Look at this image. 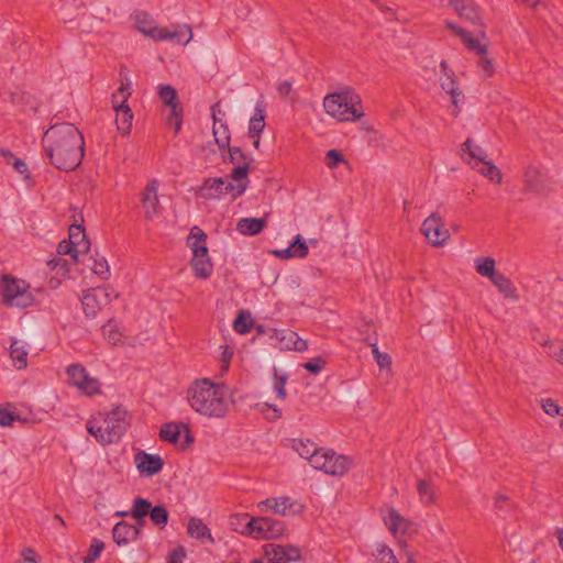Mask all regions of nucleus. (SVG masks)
I'll list each match as a JSON object with an SVG mask.
<instances>
[{
	"label": "nucleus",
	"instance_id": "34",
	"mask_svg": "<svg viewBox=\"0 0 563 563\" xmlns=\"http://www.w3.org/2000/svg\"><path fill=\"white\" fill-rule=\"evenodd\" d=\"M291 448L298 452V454L306 459L310 460L313 454H316L319 446L311 440H302V439H294Z\"/></svg>",
	"mask_w": 563,
	"mask_h": 563
},
{
	"label": "nucleus",
	"instance_id": "15",
	"mask_svg": "<svg viewBox=\"0 0 563 563\" xmlns=\"http://www.w3.org/2000/svg\"><path fill=\"white\" fill-rule=\"evenodd\" d=\"M327 462L323 466V473L332 476H344L354 465V460L344 454H339L333 450L325 453Z\"/></svg>",
	"mask_w": 563,
	"mask_h": 563
},
{
	"label": "nucleus",
	"instance_id": "29",
	"mask_svg": "<svg viewBox=\"0 0 563 563\" xmlns=\"http://www.w3.org/2000/svg\"><path fill=\"white\" fill-rule=\"evenodd\" d=\"M187 532L191 538H196L201 542H203L205 539H208L211 543H213V538L211 536L210 529L199 518L192 517L189 519Z\"/></svg>",
	"mask_w": 563,
	"mask_h": 563
},
{
	"label": "nucleus",
	"instance_id": "22",
	"mask_svg": "<svg viewBox=\"0 0 563 563\" xmlns=\"http://www.w3.org/2000/svg\"><path fill=\"white\" fill-rule=\"evenodd\" d=\"M267 225L266 218H242L236 223V230L247 236L260 234Z\"/></svg>",
	"mask_w": 563,
	"mask_h": 563
},
{
	"label": "nucleus",
	"instance_id": "56",
	"mask_svg": "<svg viewBox=\"0 0 563 563\" xmlns=\"http://www.w3.org/2000/svg\"><path fill=\"white\" fill-rule=\"evenodd\" d=\"M14 421L25 422L26 419L21 418L14 411L0 407V426L10 427L13 424Z\"/></svg>",
	"mask_w": 563,
	"mask_h": 563
},
{
	"label": "nucleus",
	"instance_id": "24",
	"mask_svg": "<svg viewBox=\"0 0 563 563\" xmlns=\"http://www.w3.org/2000/svg\"><path fill=\"white\" fill-rule=\"evenodd\" d=\"M224 178H206L200 187V196L205 199H218L223 195Z\"/></svg>",
	"mask_w": 563,
	"mask_h": 563
},
{
	"label": "nucleus",
	"instance_id": "12",
	"mask_svg": "<svg viewBox=\"0 0 563 563\" xmlns=\"http://www.w3.org/2000/svg\"><path fill=\"white\" fill-rule=\"evenodd\" d=\"M460 18L464 19L473 26L479 27L478 36L485 38V24L481 18L479 9L474 0H449Z\"/></svg>",
	"mask_w": 563,
	"mask_h": 563
},
{
	"label": "nucleus",
	"instance_id": "19",
	"mask_svg": "<svg viewBox=\"0 0 563 563\" xmlns=\"http://www.w3.org/2000/svg\"><path fill=\"white\" fill-rule=\"evenodd\" d=\"M264 549L266 555H274L273 562H296L301 559L300 549L291 544H266Z\"/></svg>",
	"mask_w": 563,
	"mask_h": 563
},
{
	"label": "nucleus",
	"instance_id": "38",
	"mask_svg": "<svg viewBox=\"0 0 563 563\" xmlns=\"http://www.w3.org/2000/svg\"><path fill=\"white\" fill-rule=\"evenodd\" d=\"M388 529L393 534H396L398 532L405 533L407 529V521L404 517L400 516V514L394 509L390 508L388 511Z\"/></svg>",
	"mask_w": 563,
	"mask_h": 563
},
{
	"label": "nucleus",
	"instance_id": "30",
	"mask_svg": "<svg viewBox=\"0 0 563 563\" xmlns=\"http://www.w3.org/2000/svg\"><path fill=\"white\" fill-rule=\"evenodd\" d=\"M490 282L505 298L517 299V289L505 274L498 272Z\"/></svg>",
	"mask_w": 563,
	"mask_h": 563
},
{
	"label": "nucleus",
	"instance_id": "52",
	"mask_svg": "<svg viewBox=\"0 0 563 563\" xmlns=\"http://www.w3.org/2000/svg\"><path fill=\"white\" fill-rule=\"evenodd\" d=\"M324 162L330 169L336 168L340 164L347 163L339 150H329L325 153Z\"/></svg>",
	"mask_w": 563,
	"mask_h": 563
},
{
	"label": "nucleus",
	"instance_id": "7",
	"mask_svg": "<svg viewBox=\"0 0 563 563\" xmlns=\"http://www.w3.org/2000/svg\"><path fill=\"white\" fill-rule=\"evenodd\" d=\"M29 285L12 275H3L0 278V295L7 307L26 308L33 303L34 297L27 290Z\"/></svg>",
	"mask_w": 563,
	"mask_h": 563
},
{
	"label": "nucleus",
	"instance_id": "45",
	"mask_svg": "<svg viewBox=\"0 0 563 563\" xmlns=\"http://www.w3.org/2000/svg\"><path fill=\"white\" fill-rule=\"evenodd\" d=\"M78 389L88 397L101 394L100 382L89 375L81 382Z\"/></svg>",
	"mask_w": 563,
	"mask_h": 563
},
{
	"label": "nucleus",
	"instance_id": "11",
	"mask_svg": "<svg viewBox=\"0 0 563 563\" xmlns=\"http://www.w3.org/2000/svg\"><path fill=\"white\" fill-rule=\"evenodd\" d=\"M269 339L274 341L271 344L280 351L303 352L308 349L307 341L302 340L298 333L291 330L269 329Z\"/></svg>",
	"mask_w": 563,
	"mask_h": 563
},
{
	"label": "nucleus",
	"instance_id": "8",
	"mask_svg": "<svg viewBox=\"0 0 563 563\" xmlns=\"http://www.w3.org/2000/svg\"><path fill=\"white\" fill-rule=\"evenodd\" d=\"M115 298L118 294L112 288L96 287L85 290L80 301L86 318L95 319L98 312Z\"/></svg>",
	"mask_w": 563,
	"mask_h": 563
},
{
	"label": "nucleus",
	"instance_id": "10",
	"mask_svg": "<svg viewBox=\"0 0 563 563\" xmlns=\"http://www.w3.org/2000/svg\"><path fill=\"white\" fill-rule=\"evenodd\" d=\"M257 508L261 512L268 510L275 515L290 516L301 514L305 506L296 500H292L289 496L272 497L266 498L257 504Z\"/></svg>",
	"mask_w": 563,
	"mask_h": 563
},
{
	"label": "nucleus",
	"instance_id": "27",
	"mask_svg": "<svg viewBox=\"0 0 563 563\" xmlns=\"http://www.w3.org/2000/svg\"><path fill=\"white\" fill-rule=\"evenodd\" d=\"M131 96V81L129 78L121 80V86L112 93L111 103L114 111L129 108L128 99Z\"/></svg>",
	"mask_w": 563,
	"mask_h": 563
},
{
	"label": "nucleus",
	"instance_id": "40",
	"mask_svg": "<svg viewBox=\"0 0 563 563\" xmlns=\"http://www.w3.org/2000/svg\"><path fill=\"white\" fill-rule=\"evenodd\" d=\"M10 356L14 362L16 368L22 369L27 366V352L20 345L18 340H14L10 346Z\"/></svg>",
	"mask_w": 563,
	"mask_h": 563
},
{
	"label": "nucleus",
	"instance_id": "2",
	"mask_svg": "<svg viewBox=\"0 0 563 563\" xmlns=\"http://www.w3.org/2000/svg\"><path fill=\"white\" fill-rule=\"evenodd\" d=\"M187 399L196 412L212 418L224 417L229 407L224 385L209 378L196 379L187 390Z\"/></svg>",
	"mask_w": 563,
	"mask_h": 563
},
{
	"label": "nucleus",
	"instance_id": "43",
	"mask_svg": "<svg viewBox=\"0 0 563 563\" xmlns=\"http://www.w3.org/2000/svg\"><path fill=\"white\" fill-rule=\"evenodd\" d=\"M153 525L164 529L168 523L169 512L163 505L152 506V512L148 515Z\"/></svg>",
	"mask_w": 563,
	"mask_h": 563
},
{
	"label": "nucleus",
	"instance_id": "59",
	"mask_svg": "<svg viewBox=\"0 0 563 563\" xmlns=\"http://www.w3.org/2000/svg\"><path fill=\"white\" fill-rule=\"evenodd\" d=\"M327 452H328V449L319 448L317 450L316 454H313V456L309 460V464L314 470L323 472V466L325 465V462H327V455H325Z\"/></svg>",
	"mask_w": 563,
	"mask_h": 563
},
{
	"label": "nucleus",
	"instance_id": "49",
	"mask_svg": "<svg viewBox=\"0 0 563 563\" xmlns=\"http://www.w3.org/2000/svg\"><path fill=\"white\" fill-rule=\"evenodd\" d=\"M250 172V163L243 162L242 164L234 167L230 174L231 180L235 183H246L249 185L247 174Z\"/></svg>",
	"mask_w": 563,
	"mask_h": 563
},
{
	"label": "nucleus",
	"instance_id": "60",
	"mask_svg": "<svg viewBox=\"0 0 563 563\" xmlns=\"http://www.w3.org/2000/svg\"><path fill=\"white\" fill-rule=\"evenodd\" d=\"M479 55L478 67L481 68L485 78L490 77L494 74V66L492 59L487 57V52Z\"/></svg>",
	"mask_w": 563,
	"mask_h": 563
},
{
	"label": "nucleus",
	"instance_id": "36",
	"mask_svg": "<svg viewBox=\"0 0 563 563\" xmlns=\"http://www.w3.org/2000/svg\"><path fill=\"white\" fill-rule=\"evenodd\" d=\"M117 118L115 123L118 126V130L122 135H129L132 128V121H133V112L131 108H124L120 111H115Z\"/></svg>",
	"mask_w": 563,
	"mask_h": 563
},
{
	"label": "nucleus",
	"instance_id": "57",
	"mask_svg": "<svg viewBox=\"0 0 563 563\" xmlns=\"http://www.w3.org/2000/svg\"><path fill=\"white\" fill-rule=\"evenodd\" d=\"M274 391L276 393L277 397L280 399L286 398V389L285 385L288 379V376L286 374L279 375L277 373V369L274 368Z\"/></svg>",
	"mask_w": 563,
	"mask_h": 563
},
{
	"label": "nucleus",
	"instance_id": "37",
	"mask_svg": "<svg viewBox=\"0 0 563 563\" xmlns=\"http://www.w3.org/2000/svg\"><path fill=\"white\" fill-rule=\"evenodd\" d=\"M494 508L499 517H507L515 508V504L506 495L497 493L494 496Z\"/></svg>",
	"mask_w": 563,
	"mask_h": 563
},
{
	"label": "nucleus",
	"instance_id": "13",
	"mask_svg": "<svg viewBox=\"0 0 563 563\" xmlns=\"http://www.w3.org/2000/svg\"><path fill=\"white\" fill-rule=\"evenodd\" d=\"M421 232L434 246L443 245L450 238L438 212L431 213L422 222Z\"/></svg>",
	"mask_w": 563,
	"mask_h": 563
},
{
	"label": "nucleus",
	"instance_id": "64",
	"mask_svg": "<svg viewBox=\"0 0 563 563\" xmlns=\"http://www.w3.org/2000/svg\"><path fill=\"white\" fill-rule=\"evenodd\" d=\"M186 556V552L184 547H176L167 558V563H183L184 558Z\"/></svg>",
	"mask_w": 563,
	"mask_h": 563
},
{
	"label": "nucleus",
	"instance_id": "18",
	"mask_svg": "<svg viewBox=\"0 0 563 563\" xmlns=\"http://www.w3.org/2000/svg\"><path fill=\"white\" fill-rule=\"evenodd\" d=\"M142 531L139 527H135L124 520L117 522L112 529L113 542L121 547L135 541L141 536Z\"/></svg>",
	"mask_w": 563,
	"mask_h": 563
},
{
	"label": "nucleus",
	"instance_id": "54",
	"mask_svg": "<svg viewBox=\"0 0 563 563\" xmlns=\"http://www.w3.org/2000/svg\"><path fill=\"white\" fill-rule=\"evenodd\" d=\"M91 260L93 262L91 266L92 272L102 279H108L110 276V269L107 260L104 257H91Z\"/></svg>",
	"mask_w": 563,
	"mask_h": 563
},
{
	"label": "nucleus",
	"instance_id": "63",
	"mask_svg": "<svg viewBox=\"0 0 563 563\" xmlns=\"http://www.w3.org/2000/svg\"><path fill=\"white\" fill-rule=\"evenodd\" d=\"M229 153V162L234 164L238 161L247 162L246 154L242 151L239 146H231L229 144V147H227V151Z\"/></svg>",
	"mask_w": 563,
	"mask_h": 563
},
{
	"label": "nucleus",
	"instance_id": "14",
	"mask_svg": "<svg viewBox=\"0 0 563 563\" xmlns=\"http://www.w3.org/2000/svg\"><path fill=\"white\" fill-rule=\"evenodd\" d=\"M134 463L139 473L146 477H153L161 473L165 464L158 454H151L142 450L134 454Z\"/></svg>",
	"mask_w": 563,
	"mask_h": 563
},
{
	"label": "nucleus",
	"instance_id": "32",
	"mask_svg": "<svg viewBox=\"0 0 563 563\" xmlns=\"http://www.w3.org/2000/svg\"><path fill=\"white\" fill-rule=\"evenodd\" d=\"M219 126L213 124L212 134L214 137V142L218 145L221 153H225L227 147H229L231 141V134L229 126L225 122H218Z\"/></svg>",
	"mask_w": 563,
	"mask_h": 563
},
{
	"label": "nucleus",
	"instance_id": "25",
	"mask_svg": "<svg viewBox=\"0 0 563 563\" xmlns=\"http://www.w3.org/2000/svg\"><path fill=\"white\" fill-rule=\"evenodd\" d=\"M68 240L74 241V246L80 253H87L90 249V242L87 238L85 227L81 224H71L69 227Z\"/></svg>",
	"mask_w": 563,
	"mask_h": 563
},
{
	"label": "nucleus",
	"instance_id": "21",
	"mask_svg": "<svg viewBox=\"0 0 563 563\" xmlns=\"http://www.w3.org/2000/svg\"><path fill=\"white\" fill-rule=\"evenodd\" d=\"M445 26L449 30L453 31L470 51H475L477 54L486 53V45L479 44L477 38L473 37L471 33H468L454 22L446 21Z\"/></svg>",
	"mask_w": 563,
	"mask_h": 563
},
{
	"label": "nucleus",
	"instance_id": "61",
	"mask_svg": "<svg viewBox=\"0 0 563 563\" xmlns=\"http://www.w3.org/2000/svg\"><path fill=\"white\" fill-rule=\"evenodd\" d=\"M325 364L324 358L314 357L303 364V368L310 374L318 375Z\"/></svg>",
	"mask_w": 563,
	"mask_h": 563
},
{
	"label": "nucleus",
	"instance_id": "50",
	"mask_svg": "<svg viewBox=\"0 0 563 563\" xmlns=\"http://www.w3.org/2000/svg\"><path fill=\"white\" fill-rule=\"evenodd\" d=\"M441 87L444 91L451 95L452 103L457 108L459 106V97L461 96V91H459L456 87V82L453 78V74L448 76L445 80L441 82Z\"/></svg>",
	"mask_w": 563,
	"mask_h": 563
},
{
	"label": "nucleus",
	"instance_id": "5",
	"mask_svg": "<svg viewBox=\"0 0 563 563\" xmlns=\"http://www.w3.org/2000/svg\"><path fill=\"white\" fill-rule=\"evenodd\" d=\"M207 234L199 227H194L187 238V245L192 251L190 267L199 279H207L213 272V264L207 247Z\"/></svg>",
	"mask_w": 563,
	"mask_h": 563
},
{
	"label": "nucleus",
	"instance_id": "26",
	"mask_svg": "<svg viewBox=\"0 0 563 563\" xmlns=\"http://www.w3.org/2000/svg\"><path fill=\"white\" fill-rule=\"evenodd\" d=\"M135 27L143 33L145 36L151 37L155 41L157 33L154 30H161L162 27L153 25L152 16L145 11H136L134 13Z\"/></svg>",
	"mask_w": 563,
	"mask_h": 563
},
{
	"label": "nucleus",
	"instance_id": "39",
	"mask_svg": "<svg viewBox=\"0 0 563 563\" xmlns=\"http://www.w3.org/2000/svg\"><path fill=\"white\" fill-rule=\"evenodd\" d=\"M152 512V503L143 497H136L133 500L131 517L134 519H142Z\"/></svg>",
	"mask_w": 563,
	"mask_h": 563
},
{
	"label": "nucleus",
	"instance_id": "55",
	"mask_svg": "<svg viewBox=\"0 0 563 563\" xmlns=\"http://www.w3.org/2000/svg\"><path fill=\"white\" fill-rule=\"evenodd\" d=\"M372 347V354L380 368L390 367L391 358L387 353H382L378 350L377 342H368Z\"/></svg>",
	"mask_w": 563,
	"mask_h": 563
},
{
	"label": "nucleus",
	"instance_id": "46",
	"mask_svg": "<svg viewBox=\"0 0 563 563\" xmlns=\"http://www.w3.org/2000/svg\"><path fill=\"white\" fill-rule=\"evenodd\" d=\"M104 549V543L99 539H92L88 553L82 558V563H93Z\"/></svg>",
	"mask_w": 563,
	"mask_h": 563
},
{
	"label": "nucleus",
	"instance_id": "9",
	"mask_svg": "<svg viewBox=\"0 0 563 563\" xmlns=\"http://www.w3.org/2000/svg\"><path fill=\"white\" fill-rule=\"evenodd\" d=\"M158 97L164 106L170 108V113L166 123L174 130L175 134L181 131L183 126V106L179 102L177 90L170 85H161L158 87Z\"/></svg>",
	"mask_w": 563,
	"mask_h": 563
},
{
	"label": "nucleus",
	"instance_id": "35",
	"mask_svg": "<svg viewBox=\"0 0 563 563\" xmlns=\"http://www.w3.org/2000/svg\"><path fill=\"white\" fill-rule=\"evenodd\" d=\"M183 422H168L163 424L159 431V438L163 441H167L169 443L176 444L179 441L180 433L183 430Z\"/></svg>",
	"mask_w": 563,
	"mask_h": 563
},
{
	"label": "nucleus",
	"instance_id": "53",
	"mask_svg": "<svg viewBox=\"0 0 563 563\" xmlns=\"http://www.w3.org/2000/svg\"><path fill=\"white\" fill-rule=\"evenodd\" d=\"M112 320H108L106 324H102V331L103 335L107 338V340L112 344H118L122 342V333L111 324Z\"/></svg>",
	"mask_w": 563,
	"mask_h": 563
},
{
	"label": "nucleus",
	"instance_id": "4",
	"mask_svg": "<svg viewBox=\"0 0 563 563\" xmlns=\"http://www.w3.org/2000/svg\"><path fill=\"white\" fill-rule=\"evenodd\" d=\"M323 108L329 115L341 122H354L363 117L361 98L351 89L327 95Z\"/></svg>",
	"mask_w": 563,
	"mask_h": 563
},
{
	"label": "nucleus",
	"instance_id": "6",
	"mask_svg": "<svg viewBox=\"0 0 563 563\" xmlns=\"http://www.w3.org/2000/svg\"><path fill=\"white\" fill-rule=\"evenodd\" d=\"M238 520L245 521L240 533L254 539H277L284 534L286 529L283 520L269 516L251 517L249 514H243L238 517Z\"/></svg>",
	"mask_w": 563,
	"mask_h": 563
},
{
	"label": "nucleus",
	"instance_id": "42",
	"mask_svg": "<svg viewBox=\"0 0 563 563\" xmlns=\"http://www.w3.org/2000/svg\"><path fill=\"white\" fill-rule=\"evenodd\" d=\"M67 375L69 384L78 388L81 382L88 376V373L81 364L75 363L67 367Z\"/></svg>",
	"mask_w": 563,
	"mask_h": 563
},
{
	"label": "nucleus",
	"instance_id": "44",
	"mask_svg": "<svg viewBox=\"0 0 563 563\" xmlns=\"http://www.w3.org/2000/svg\"><path fill=\"white\" fill-rule=\"evenodd\" d=\"M495 265V260L492 257H478L475 267L479 275L492 279L498 273Z\"/></svg>",
	"mask_w": 563,
	"mask_h": 563
},
{
	"label": "nucleus",
	"instance_id": "51",
	"mask_svg": "<svg viewBox=\"0 0 563 563\" xmlns=\"http://www.w3.org/2000/svg\"><path fill=\"white\" fill-rule=\"evenodd\" d=\"M294 257L303 258L308 255L309 249L301 235H296L294 242L289 245Z\"/></svg>",
	"mask_w": 563,
	"mask_h": 563
},
{
	"label": "nucleus",
	"instance_id": "3",
	"mask_svg": "<svg viewBox=\"0 0 563 563\" xmlns=\"http://www.w3.org/2000/svg\"><path fill=\"white\" fill-rule=\"evenodd\" d=\"M86 427L100 444L118 443L130 427L128 410L123 406H115L106 413L101 426H95L89 420Z\"/></svg>",
	"mask_w": 563,
	"mask_h": 563
},
{
	"label": "nucleus",
	"instance_id": "41",
	"mask_svg": "<svg viewBox=\"0 0 563 563\" xmlns=\"http://www.w3.org/2000/svg\"><path fill=\"white\" fill-rule=\"evenodd\" d=\"M475 169L496 184H500L503 180L499 168L492 161H484L479 164V167Z\"/></svg>",
	"mask_w": 563,
	"mask_h": 563
},
{
	"label": "nucleus",
	"instance_id": "28",
	"mask_svg": "<svg viewBox=\"0 0 563 563\" xmlns=\"http://www.w3.org/2000/svg\"><path fill=\"white\" fill-rule=\"evenodd\" d=\"M463 151L468 156L467 163L472 168H478L479 164L487 158V153L481 146L473 144L471 139L463 143Z\"/></svg>",
	"mask_w": 563,
	"mask_h": 563
},
{
	"label": "nucleus",
	"instance_id": "20",
	"mask_svg": "<svg viewBox=\"0 0 563 563\" xmlns=\"http://www.w3.org/2000/svg\"><path fill=\"white\" fill-rule=\"evenodd\" d=\"M265 118H266V103L261 98L254 109V114L251 117L249 122V137H261V134L265 128Z\"/></svg>",
	"mask_w": 563,
	"mask_h": 563
},
{
	"label": "nucleus",
	"instance_id": "33",
	"mask_svg": "<svg viewBox=\"0 0 563 563\" xmlns=\"http://www.w3.org/2000/svg\"><path fill=\"white\" fill-rule=\"evenodd\" d=\"M417 490L419 498L424 505H432L435 501L434 485L430 479H418Z\"/></svg>",
	"mask_w": 563,
	"mask_h": 563
},
{
	"label": "nucleus",
	"instance_id": "47",
	"mask_svg": "<svg viewBox=\"0 0 563 563\" xmlns=\"http://www.w3.org/2000/svg\"><path fill=\"white\" fill-rule=\"evenodd\" d=\"M374 556L375 563H398L393 550L386 544H379Z\"/></svg>",
	"mask_w": 563,
	"mask_h": 563
},
{
	"label": "nucleus",
	"instance_id": "31",
	"mask_svg": "<svg viewBox=\"0 0 563 563\" xmlns=\"http://www.w3.org/2000/svg\"><path fill=\"white\" fill-rule=\"evenodd\" d=\"M233 330L239 334H247L254 327V320L249 310H240L232 323Z\"/></svg>",
	"mask_w": 563,
	"mask_h": 563
},
{
	"label": "nucleus",
	"instance_id": "23",
	"mask_svg": "<svg viewBox=\"0 0 563 563\" xmlns=\"http://www.w3.org/2000/svg\"><path fill=\"white\" fill-rule=\"evenodd\" d=\"M526 189L533 192H543L545 183L539 168L528 166L523 174Z\"/></svg>",
	"mask_w": 563,
	"mask_h": 563
},
{
	"label": "nucleus",
	"instance_id": "1",
	"mask_svg": "<svg viewBox=\"0 0 563 563\" xmlns=\"http://www.w3.org/2000/svg\"><path fill=\"white\" fill-rule=\"evenodd\" d=\"M42 144L51 164L59 170H75L85 155L84 136L69 122L51 125L43 135Z\"/></svg>",
	"mask_w": 563,
	"mask_h": 563
},
{
	"label": "nucleus",
	"instance_id": "58",
	"mask_svg": "<svg viewBox=\"0 0 563 563\" xmlns=\"http://www.w3.org/2000/svg\"><path fill=\"white\" fill-rule=\"evenodd\" d=\"M246 190V183H239L234 185L233 183H227L224 180L223 186V195L231 194L232 200L238 199L240 196H242Z\"/></svg>",
	"mask_w": 563,
	"mask_h": 563
},
{
	"label": "nucleus",
	"instance_id": "16",
	"mask_svg": "<svg viewBox=\"0 0 563 563\" xmlns=\"http://www.w3.org/2000/svg\"><path fill=\"white\" fill-rule=\"evenodd\" d=\"M158 187V180L152 179L147 183L142 192V207L146 220H153L159 212Z\"/></svg>",
	"mask_w": 563,
	"mask_h": 563
},
{
	"label": "nucleus",
	"instance_id": "62",
	"mask_svg": "<svg viewBox=\"0 0 563 563\" xmlns=\"http://www.w3.org/2000/svg\"><path fill=\"white\" fill-rule=\"evenodd\" d=\"M47 265L52 271H56L57 274H67L69 272L68 263L66 260L60 257H54L47 262Z\"/></svg>",
	"mask_w": 563,
	"mask_h": 563
},
{
	"label": "nucleus",
	"instance_id": "48",
	"mask_svg": "<svg viewBox=\"0 0 563 563\" xmlns=\"http://www.w3.org/2000/svg\"><path fill=\"white\" fill-rule=\"evenodd\" d=\"M57 253L59 255H69L71 260L77 263L79 261V251L74 246V241L65 239L57 245Z\"/></svg>",
	"mask_w": 563,
	"mask_h": 563
},
{
	"label": "nucleus",
	"instance_id": "17",
	"mask_svg": "<svg viewBox=\"0 0 563 563\" xmlns=\"http://www.w3.org/2000/svg\"><path fill=\"white\" fill-rule=\"evenodd\" d=\"M154 32L157 33L154 35L156 42L170 40L176 44L187 45L192 38V31L188 24L178 25L173 31L162 27L161 30H154Z\"/></svg>",
	"mask_w": 563,
	"mask_h": 563
}]
</instances>
